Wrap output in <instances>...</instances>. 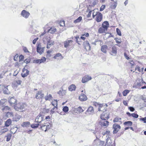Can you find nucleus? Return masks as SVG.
<instances>
[{"label": "nucleus", "mask_w": 146, "mask_h": 146, "mask_svg": "<svg viewBox=\"0 0 146 146\" xmlns=\"http://www.w3.org/2000/svg\"><path fill=\"white\" fill-rule=\"evenodd\" d=\"M110 131L109 130H107L105 132H104V133H102V134L103 135H107L108 136H109V135H110Z\"/></svg>", "instance_id": "45"}, {"label": "nucleus", "mask_w": 146, "mask_h": 146, "mask_svg": "<svg viewBox=\"0 0 146 146\" xmlns=\"http://www.w3.org/2000/svg\"><path fill=\"white\" fill-rule=\"evenodd\" d=\"M116 42L118 44H120L121 43V39H118L117 38H114Z\"/></svg>", "instance_id": "46"}, {"label": "nucleus", "mask_w": 146, "mask_h": 146, "mask_svg": "<svg viewBox=\"0 0 146 146\" xmlns=\"http://www.w3.org/2000/svg\"><path fill=\"white\" fill-rule=\"evenodd\" d=\"M44 94L42 93V91L39 90L37 92L35 95V98L38 100L42 99L44 97Z\"/></svg>", "instance_id": "9"}, {"label": "nucleus", "mask_w": 146, "mask_h": 146, "mask_svg": "<svg viewBox=\"0 0 146 146\" xmlns=\"http://www.w3.org/2000/svg\"><path fill=\"white\" fill-rule=\"evenodd\" d=\"M11 134L10 133H9L7 134L6 136L7 137L6 139V141H10V140L11 137Z\"/></svg>", "instance_id": "41"}, {"label": "nucleus", "mask_w": 146, "mask_h": 146, "mask_svg": "<svg viewBox=\"0 0 146 146\" xmlns=\"http://www.w3.org/2000/svg\"><path fill=\"white\" fill-rule=\"evenodd\" d=\"M39 125V124L37 123V124H32L31 125V127L32 128H36L38 127Z\"/></svg>", "instance_id": "43"}, {"label": "nucleus", "mask_w": 146, "mask_h": 146, "mask_svg": "<svg viewBox=\"0 0 146 146\" xmlns=\"http://www.w3.org/2000/svg\"><path fill=\"white\" fill-rule=\"evenodd\" d=\"M126 114L129 117H131L132 116L133 118H137L139 116L138 114L135 113L131 114L129 112H128L126 113Z\"/></svg>", "instance_id": "25"}, {"label": "nucleus", "mask_w": 146, "mask_h": 146, "mask_svg": "<svg viewBox=\"0 0 146 146\" xmlns=\"http://www.w3.org/2000/svg\"><path fill=\"white\" fill-rule=\"evenodd\" d=\"M49 31H52V32H51V33H53L56 32V29H52V28H51L50 29H49Z\"/></svg>", "instance_id": "56"}, {"label": "nucleus", "mask_w": 146, "mask_h": 146, "mask_svg": "<svg viewBox=\"0 0 146 146\" xmlns=\"http://www.w3.org/2000/svg\"><path fill=\"white\" fill-rule=\"evenodd\" d=\"M4 100H1L0 101V106H3L5 102H4Z\"/></svg>", "instance_id": "59"}, {"label": "nucleus", "mask_w": 146, "mask_h": 146, "mask_svg": "<svg viewBox=\"0 0 146 146\" xmlns=\"http://www.w3.org/2000/svg\"><path fill=\"white\" fill-rule=\"evenodd\" d=\"M79 99L81 101H84L87 100V98L85 94H82L79 97Z\"/></svg>", "instance_id": "22"}, {"label": "nucleus", "mask_w": 146, "mask_h": 146, "mask_svg": "<svg viewBox=\"0 0 146 146\" xmlns=\"http://www.w3.org/2000/svg\"><path fill=\"white\" fill-rule=\"evenodd\" d=\"M19 72L17 70H16L14 71L13 73V75L14 76H16L18 73Z\"/></svg>", "instance_id": "60"}, {"label": "nucleus", "mask_w": 146, "mask_h": 146, "mask_svg": "<svg viewBox=\"0 0 146 146\" xmlns=\"http://www.w3.org/2000/svg\"><path fill=\"white\" fill-rule=\"evenodd\" d=\"M46 61V58L44 57H42L40 59H37L34 60V62L36 63H43Z\"/></svg>", "instance_id": "19"}, {"label": "nucleus", "mask_w": 146, "mask_h": 146, "mask_svg": "<svg viewBox=\"0 0 146 146\" xmlns=\"http://www.w3.org/2000/svg\"><path fill=\"white\" fill-rule=\"evenodd\" d=\"M117 5V1L113 2L111 3L110 8L112 9H115Z\"/></svg>", "instance_id": "27"}, {"label": "nucleus", "mask_w": 146, "mask_h": 146, "mask_svg": "<svg viewBox=\"0 0 146 146\" xmlns=\"http://www.w3.org/2000/svg\"><path fill=\"white\" fill-rule=\"evenodd\" d=\"M6 116L8 117H11L13 116V113L12 112H7L6 113Z\"/></svg>", "instance_id": "42"}, {"label": "nucleus", "mask_w": 146, "mask_h": 146, "mask_svg": "<svg viewBox=\"0 0 146 146\" xmlns=\"http://www.w3.org/2000/svg\"><path fill=\"white\" fill-rule=\"evenodd\" d=\"M92 78L90 76L86 75L82 78V81L83 83H84L90 80Z\"/></svg>", "instance_id": "15"}, {"label": "nucleus", "mask_w": 146, "mask_h": 146, "mask_svg": "<svg viewBox=\"0 0 146 146\" xmlns=\"http://www.w3.org/2000/svg\"><path fill=\"white\" fill-rule=\"evenodd\" d=\"M94 143H99V146H104V142L103 141H97L96 140L94 141Z\"/></svg>", "instance_id": "36"}, {"label": "nucleus", "mask_w": 146, "mask_h": 146, "mask_svg": "<svg viewBox=\"0 0 146 146\" xmlns=\"http://www.w3.org/2000/svg\"><path fill=\"white\" fill-rule=\"evenodd\" d=\"M82 17L81 16H80V17H79L78 18H77V19L75 20L74 21V22L75 23H79L82 20Z\"/></svg>", "instance_id": "39"}, {"label": "nucleus", "mask_w": 146, "mask_h": 146, "mask_svg": "<svg viewBox=\"0 0 146 146\" xmlns=\"http://www.w3.org/2000/svg\"><path fill=\"white\" fill-rule=\"evenodd\" d=\"M106 8L105 5H103L102 6L100 9V11H103Z\"/></svg>", "instance_id": "51"}, {"label": "nucleus", "mask_w": 146, "mask_h": 146, "mask_svg": "<svg viewBox=\"0 0 146 146\" xmlns=\"http://www.w3.org/2000/svg\"><path fill=\"white\" fill-rule=\"evenodd\" d=\"M57 109V107H54L51 110L50 112L52 113H54L55 111Z\"/></svg>", "instance_id": "50"}, {"label": "nucleus", "mask_w": 146, "mask_h": 146, "mask_svg": "<svg viewBox=\"0 0 146 146\" xmlns=\"http://www.w3.org/2000/svg\"><path fill=\"white\" fill-rule=\"evenodd\" d=\"M23 50L25 52H29V51L28 50L27 48L26 47H24L23 48Z\"/></svg>", "instance_id": "62"}, {"label": "nucleus", "mask_w": 146, "mask_h": 146, "mask_svg": "<svg viewBox=\"0 0 146 146\" xmlns=\"http://www.w3.org/2000/svg\"><path fill=\"white\" fill-rule=\"evenodd\" d=\"M129 92L130 90H125L122 92L123 95L124 96H126Z\"/></svg>", "instance_id": "40"}, {"label": "nucleus", "mask_w": 146, "mask_h": 146, "mask_svg": "<svg viewBox=\"0 0 146 146\" xmlns=\"http://www.w3.org/2000/svg\"><path fill=\"white\" fill-rule=\"evenodd\" d=\"M22 81L20 80H17L14 82V85L16 86H18L21 85Z\"/></svg>", "instance_id": "37"}, {"label": "nucleus", "mask_w": 146, "mask_h": 146, "mask_svg": "<svg viewBox=\"0 0 146 146\" xmlns=\"http://www.w3.org/2000/svg\"><path fill=\"white\" fill-rule=\"evenodd\" d=\"M41 47L40 44H38L36 48L37 52L40 54H42L43 52L44 49V47Z\"/></svg>", "instance_id": "12"}, {"label": "nucleus", "mask_w": 146, "mask_h": 146, "mask_svg": "<svg viewBox=\"0 0 146 146\" xmlns=\"http://www.w3.org/2000/svg\"><path fill=\"white\" fill-rule=\"evenodd\" d=\"M44 116L42 114H39L36 117L35 120L38 123H40L42 121L44 120Z\"/></svg>", "instance_id": "14"}, {"label": "nucleus", "mask_w": 146, "mask_h": 146, "mask_svg": "<svg viewBox=\"0 0 146 146\" xmlns=\"http://www.w3.org/2000/svg\"><path fill=\"white\" fill-rule=\"evenodd\" d=\"M110 117V113L108 112H103L101 114L100 118L102 120H108Z\"/></svg>", "instance_id": "7"}, {"label": "nucleus", "mask_w": 146, "mask_h": 146, "mask_svg": "<svg viewBox=\"0 0 146 146\" xmlns=\"http://www.w3.org/2000/svg\"><path fill=\"white\" fill-rule=\"evenodd\" d=\"M18 54H17L16 55H15L14 57V60L17 61L18 60Z\"/></svg>", "instance_id": "54"}, {"label": "nucleus", "mask_w": 146, "mask_h": 146, "mask_svg": "<svg viewBox=\"0 0 146 146\" xmlns=\"http://www.w3.org/2000/svg\"><path fill=\"white\" fill-rule=\"evenodd\" d=\"M12 121L11 119H9L5 121V126L6 127H9L11 124Z\"/></svg>", "instance_id": "26"}, {"label": "nucleus", "mask_w": 146, "mask_h": 146, "mask_svg": "<svg viewBox=\"0 0 146 146\" xmlns=\"http://www.w3.org/2000/svg\"><path fill=\"white\" fill-rule=\"evenodd\" d=\"M38 38H37L34 39L33 41V44H35L36 43V41H37V40H38Z\"/></svg>", "instance_id": "61"}, {"label": "nucleus", "mask_w": 146, "mask_h": 146, "mask_svg": "<svg viewBox=\"0 0 146 146\" xmlns=\"http://www.w3.org/2000/svg\"><path fill=\"white\" fill-rule=\"evenodd\" d=\"M6 109L9 110L10 109V108L9 107H8V106H5L2 109L3 111L4 110H6Z\"/></svg>", "instance_id": "58"}, {"label": "nucleus", "mask_w": 146, "mask_h": 146, "mask_svg": "<svg viewBox=\"0 0 146 146\" xmlns=\"http://www.w3.org/2000/svg\"><path fill=\"white\" fill-rule=\"evenodd\" d=\"M109 27V24L108 21H105L102 24V26L99 27L98 33L100 34L106 33Z\"/></svg>", "instance_id": "1"}, {"label": "nucleus", "mask_w": 146, "mask_h": 146, "mask_svg": "<svg viewBox=\"0 0 146 146\" xmlns=\"http://www.w3.org/2000/svg\"><path fill=\"white\" fill-rule=\"evenodd\" d=\"M94 105L96 106H98V110L99 111H106L107 110L108 105L105 103L99 104L97 102L94 103Z\"/></svg>", "instance_id": "3"}, {"label": "nucleus", "mask_w": 146, "mask_h": 146, "mask_svg": "<svg viewBox=\"0 0 146 146\" xmlns=\"http://www.w3.org/2000/svg\"><path fill=\"white\" fill-rule=\"evenodd\" d=\"M44 98L46 101H50L52 98V97L51 94H49L48 95L47 94L46 96Z\"/></svg>", "instance_id": "33"}, {"label": "nucleus", "mask_w": 146, "mask_h": 146, "mask_svg": "<svg viewBox=\"0 0 146 146\" xmlns=\"http://www.w3.org/2000/svg\"><path fill=\"white\" fill-rule=\"evenodd\" d=\"M59 24L61 26H63L65 25L64 21H61L59 23Z\"/></svg>", "instance_id": "53"}, {"label": "nucleus", "mask_w": 146, "mask_h": 146, "mask_svg": "<svg viewBox=\"0 0 146 146\" xmlns=\"http://www.w3.org/2000/svg\"><path fill=\"white\" fill-rule=\"evenodd\" d=\"M139 120L143 121L144 123H146V117H142L140 118Z\"/></svg>", "instance_id": "52"}, {"label": "nucleus", "mask_w": 146, "mask_h": 146, "mask_svg": "<svg viewBox=\"0 0 146 146\" xmlns=\"http://www.w3.org/2000/svg\"><path fill=\"white\" fill-rule=\"evenodd\" d=\"M89 34L88 33H86L85 34H82V36L80 37V39L83 40H85L86 38L84 36H85L86 37H88L89 36Z\"/></svg>", "instance_id": "35"}, {"label": "nucleus", "mask_w": 146, "mask_h": 146, "mask_svg": "<svg viewBox=\"0 0 146 146\" xmlns=\"http://www.w3.org/2000/svg\"><path fill=\"white\" fill-rule=\"evenodd\" d=\"M93 16L94 18L95 17V20L98 23L100 22L102 20L103 16L102 13L99 12H96L95 15L93 14Z\"/></svg>", "instance_id": "6"}, {"label": "nucleus", "mask_w": 146, "mask_h": 146, "mask_svg": "<svg viewBox=\"0 0 146 146\" xmlns=\"http://www.w3.org/2000/svg\"><path fill=\"white\" fill-rule=\"evenodd\" d=\"M24 58V56L22 55H20L19 56V62H21L23 60Z\"/></svg>", "instance_id": "48"}, {"label": "nucleus", "mask_w": 146, "mask_h": 146, "mask_svg": "<svg viewBox=\"0 0 146 146\" xmlns=\"http://www.w3.org/2000/svg\"><path fill=\"white\" fill-rule=\"evenodd\" d=\"M63 111L65 112H67L68 111V108L67 106L64 107L63 108Z\"/></svg>", "instance_id": "47"}, {"label": "nucleus", "mask_w": 146, "mask_h": 146, "mask_svg": "<svg viewBox=\"0 0 146 146\" xmlns=\"http://www.w3.org/2000/svg\"><path fill=\"white\" fill-rule=\"evenodd\" d=\"M59 58L61 59L63 58V57L61 54L60 53H57L53 57V58L55 59H58Z\"/></svg>", "instance_id": "29"}, {"label": "nucleus", "mask_w": 146, "mask_h": 146, "mask_svg": "<svg viewBox=\"0 0 146 146\" xmlns=\"http://www.w3.org/2000/svg\"><path fill=\"white\" fill-rule=\"evenodd\" d=\"M117 33L118 35L119 36H121V33L120 30L118 29L117 28L116 29Z\"/></svg>", "instance_id": "49"}, {"label": "nucleus", "mask_w": 146, "mask_h": 146, "mask_svg": "<svg viewBox=\"0 0 146 146\" xmlns=\"http://www.w3.org/2000/svg\"><path fill=\"white\" fill-rule=\"evenodd\" d=\"M94 110L93 107L92 106H90L86 112L87 114H91L94 113Z\"/></svg>", "instance_id": "18"}, {"label": "nucleus", "mask_w": 146, "mask_h": 146, "mask_svg": "<svg viewBox=\"0 0 146 146\" xmlns=\"http://www.w3.org/2000/svg\"><path fill=\"white\" fill-rule=\"evenodd\" d=\"M113 133L116 134L121 129V126L115 123L113 125Z\"/></svg>", "instance_id": "8"}, {"label": "nucleus", "mask_w": 146, "mask_h": 146, "mask_svg": "<svg viewBox=\"0 0 146 146\" xmlns=\"http://www.w3.org/2000/svg\"><path fill=\"white\" fill-rule=\"evenodd\" d=\"M121 118L117 116L115 117L113 120V122L114 123L120 122L121 123Z\"/></svg>", "instance_id": "32"}, {"label": "nucleus", "mask_w": 146, "mask_h": 146, "mask_svg": "<svg viewBox=\"0 0 146 146\" xmlns=\"http://www.w3.org/2000/svg\"><path fill=\"white\" fill-rule=\"evenodd\" d=\"M26 107V105L25 103L17 102L13 107L16 111L23 112L25 111V108Z\"/></svg>", "instance_id": "2"}, {"label": "nucleus", "mask_w": 146, "mask_h": 146, "mask_svg": "<svg viewBox=\"0 0 146 146\" xmlns=\"http://www.w3.org/2000/svg\"><path fill=\"white\" fill-rule=\"evenodd\" d=\"M8 102L10 106L14 107L17 103V100L14 97H11L9 99Z\"/></svg>", "instance_id": "10"}, {"label": "nucleus", "mask_w": 146, "mask_h": 146, "mask_svg": "<svg viewBox=\"0 0 146 146\" xmlns=\"http://www.w3.org/2000/svg\"><path fill=\"white\" fill-rule=\"evenodd\" d=\"M44 41L47 42L46 48L48 49H49L54 44V41L51 40L50 37L46 36L44 38Z\"/></svg>", "instance_id": "4"}, {"label": "nucleus", "mask_w": 146, "mask_h": 146, "mask_svg": "<svg viewBox=\"0 0 146 146\" xmlns=\"http://www.w3.org/2000/svg\"><path fill=\"white\" fill-rule=\"evenodd\" d=\"M21 117V116L20 115H16L13 118V120L15 121H19Z\"/></svg>", "instance_id": "38"}, {"label": "nucleus", "mask_w": 146, "mask_h": 146, "mask_svg": "<svg viewBox=\"0 0 146 146\" xmlns=\"http://www.w3.org/2000/svg\"><path fill=\"white\" fill-rule=\"evenodd\" d=\"M76 88V86L74 84H72L68 87V90L70 91H72L75 90Z\"/></svg>", "instance_id": "28"}, {"label": "nucleus", "mask_w": 146, "mask_h": 146, "mask_svg": "<svg viewBox=\"0 0 146 146\" xmlns=\"http://www.w3.org/2000/svg\"><path fill=\"white\" fill-rule=\"evenodd\" d=\"M29 74V71L25 68H23L22 73L21 74L22 76L24 78L27 76Z\"/></svg>", "instance_id": "13"}, {"label": "nucleus", "mask_w": 146, "mask_h": 146, "mask_svg": "<svg viewBox=\"0 0 146 146\" xmlns=\"http://www.w3.org/2000/svg\"><path fill=\"white\" fill-rule=\"evenodd\" d=\"M30 15V13L25 10H23L21 13V15L25 18H28Z\"/></svg>", "instance_id": "21"}, {"label": "nucleus", "mask_w": 146, "mask_h": 146, "mask_svg": "<svg viewBox=\"0 0 146 146\" xmlns=\"http://www.w3.org/2000/svg\"><path fill=\"white\" fill-rule=\"evenodd\" d=\"M92 11H90L88 13V15H87V17H90L91 15Z\"/></svg>", "instance_id": "64"}, {"label": "nucleus", "mask_w": 146, "mask_h": 146, "mask_svg": "<svg viewBox=\"0 0 146 146\" xmlns=\"http://www.w3.org/2000/svg\"><path fill=\"white\" fill-rule=\"evenodd\" d=\"M132 124V122L130 121L125 122L124 123V124L127 125L129 126H131Z\"/></svg>", "instance_id": "44"}, {"label": "nucleus", "mask_w": 146, "mask_h": 146, "mask_svg": "<svg viewBox=\"0 0 146 146\" xmlns=\"http://www.w3.org/2000/svg\"><path fill=\"white\" fill-rule=\"evenodd\" d=\"M57 101L56 100H52L51 104L52 106L54 107H57Z\"/></svg>", "instance_id": "34"}, {"label": "nucleus", "mask_w": 146, "mask_h": 146, "mask_svg": "<svg viewBox=\"0 0 146 146\" xmlns=\"http://www.w3.org/2000/svg\"><path fill=\"white\" fill-rule=\"evenodd\" d=\"M84 109H83L80 106L76 109V113H80L84 111Z\"/></svg>", "instance_id": "30"}, {"label": "nucleus", "mask_w": 146, "mask_h": 146, "mask_svg": "<svg viewBox=\"0 0 146 146\" xmlns=\"http://www.w3.org/2000/svg\"><path fill=\"white\" fill-rule=\"evenodd\" d=\"M144 68H141V67L138 65L136 66L135 68V70L136 71V73H137V72L139 73L142 72L143 71Z\"/></svg>", "instance_id": "24"}, {"label": "nucleus", "mask_w": 146, "mask_h": 146, "mask_svg": "<svg viewBox=\"0 0 146 146\" xmlns=\"http://www.w3.org/2000/svg\"><path fill=\"white\" fill-rule=\"evenodd\" d=\"M51 56V54H48L46 53V57L47 58H50Z\"/></svg>", "instance_id": "63"}, {"label": "nucleus", "mask_w": 146, "mask_h": 146, "mask_svg": "<svg viewBox=\"0 0 146 146\" xmlns=\"http://www.w3.org/2000/svg\"><path fill=\"white\" fill-rule=\"evenodd\" d=\"M84 45L86 50L89 51L90 50L91 47L88 41H85L84 42Z\"/></svg>", "instance_id": "17"}, {"label": "nucleus", "mask_w": 146, "mask_h": 146, "mask_svg": "<svg viewBox=\"0 0 146 146\" xmlns=\"http://www.w3.org/2000/svg\"><path fill=\"white\" fill-rule=\"evenodd\" d=\"M30 123L29 121H26L23 122L21 125L23 127H28L29 126Z\"/></svg>", "instance_id": "31"}, {"label": "nucleus", "mask_w": 146, "mask_h": 146, "mask_svg": "<svg viewBox=\"0 0 146 146\" xmlns=\"http://www.w3.org/2000/svg\"><path fill=\"white\" fill-rule=\"evenodd\" d=\"M124 56L127 59L129 60V58L128 56V55L126 52L124 53Z\"/></svg>", "instance_id": "57"}, {"label": "nucleus", "mask_w": 146, "mask_h": 146, "mask_svg": "<svg viewBox=\"0 0 146 146\" xmlns=\"http://www.w3.org/2000/svg\"><path fill=\"white\" fill-rule=\"evenodd\" d=\"M108 47L107 46L104 45L101 46V50L104 53H106L108 50Z\"/></svg>", "instance_id": "23"}, {"label": "nucleus", "mask_w": 146, "mask_h": 146, "mask_svg": "<svg viewBox=\"0 0 146 146\" xmlns=\"http://www.w3.org/2000/svg\"><path fill=\"white\" fill-rule=\"evenodd\" d=\"M109 122L106 120H102L99 122V124L102 127H107L109 125Z\"/></svg>", "instance_id": "11"}, {"label": "nucleus", "mask_w": 146, "mask_h": 146, "mask_svg": "<svg viewBox=\"0 0 146 146\" xmlns=\"http://www.w3.org/2000/svg\"><path fill=\"white\" fill-rule=\"evenodd\" d=\"M40 128L42 131L46 132L49 129L50 127L49 123H44L40 125Z\"/></svg>", "instance_id": "5"}, {"label": "nucleus", "mask_w": 146, "mask_h": 146, "mask_svg": "<svg viewBox=\"0 0 146 146\" xmlns=\"http://www.w3.org/2000/svg\"><path fill=\"white\" fill-rule=\"evenodd\" d=\"M117 48L115 46H113L111 47V50L110 53L111 55L113 56L116 55L117 53Z\"/></svg>", "instance_id": "20"}, {"label": "nucleus", "mask_w": 146, "mask_h": 146, "mask_svg": "<svg viewBox=\"0 0 146 146\" xmlns=\"http://www.w3.org/2000/svg\"><path fill=\"white\" fill-rule=\"evenodd\" d=\"M128 109L132 112L133 111L135 110V109L132 107H129L128 108Z\"/></svg>", "instance_id": "55"}, {"label": "nucleus", "mask_w": 146, "mask_h": 146, "mask_svg": "<svg viewBox=\"0 0 146 146\" xmlns=\"http://www.w3.org/2000/svg\"><path fill=\"white\" fill-rule=\"evenodd\" d=\"M73 41L72 40H67L64 42V47L66 48L72 45Z\"/></svg>", "instance_id": "16"}]
</instances>
